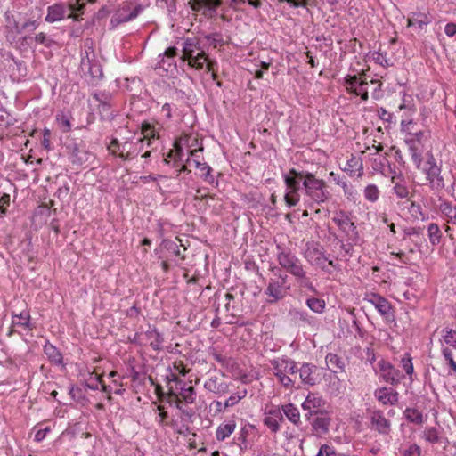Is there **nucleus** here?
I'll use <instances>...</instances> for the list:
<instances>
[{
	"mask_svg": "<svg viewBox=\"0 0 456 456\" xmlns=\"http://www.w3.org/2000/svg\"><path fill=\"white\" fill-rule=\"evenodd\" d=\"M166 247L168 250L172 251L175 256H182V252L179 246L174 241H167Z\"/></svg>",
	"mask_w": 456,
	"mask_h": 456,
	"instance_id": "obj_62",
	"label": "nucleus"
},
{
	"mask_svg": "<svg viewBox=\"0 0 456 456\" xmlns=\"http://www.w3.org/2000/svg\"><path fill=\"white\" fill-rule=\"evenodd\" d=\"M394 191L400 199H406L409 196V191L407 187L398 182L395 183Z\"/></svg>",
	"mask_w": 456,
	"mask_h": 456,
	"instance_id": "obj_48",
	"label": "nucleus"
},
{
	"mask_svg": "<svg viewBox=\"0 0 456 456\" xmlns=\"http://www.w3.org/2000/svg\"><path fill=\"white\" fill-rule=\"evenodd\" d=\"M121 146L122 142H120L117 138H113L108 145V150L112 155L118 157V154H121Z\"/></svg>",
	"mask_w": 456,
	"mask_h": 456,
	"instance_id": "obj_50",
	"label": "nucleus"
},
{
	"mask_svg": "<svg viewBox=\"0 0 456 456\" xmlns=\"http://www.w3.org/2000/svg\"><path fill=\"white\" fill-rule=\"evenodd\" d=\"M330 421V418L327 416L316 417L312 421L313 428L316 432L317 436H321L329 432Z\"/></svg>",
	"mask_w": 456,
	"mask_h": 456,
	"instance_id": "obj_19",
	"label": "nucleus"
},
{
	"mask_svg": "<svg viewBox=\"0 0 456 456\" xmlns=\"http://www.w3.org/2000/svg\"><path fill=\"white\" fill-rule=\"evenodd\" d=\"M379 196V191L378 187L374 184H369L364 190V197L366 200L371 202H375L378 200Z\"/></svg>",
	"mask_w": 456,
	"mask_h": 456,
	"instance_id": "obj_34",
	"label": "nucleus"
},
{
	"mask_svg": "<svg viewBox=\"0 0 456 456\" xmlns=\"http://www.w3.org/2000/svg\"><path fill=\"white\" fill-rule=\"evenodd\" d=\"M365 299L378 310L386 322L395 321L393 307L387 299L375 293L368 295Z\"/></svg>",
	"mask_w": 456,
	"mask_h": 456,
	"instance_id": "obj_10",
	"label": "nucleus"
},
{
	"mask_svg": "<svg viewBox=\"0 0 456 456\" xmlns=\"http://www.w3.org/2000/svg\"><path fill=\"white\" fill-rule=\"evenodd\" d=\"M425 439L431 443L436 444L439 442L440 436L436 428H428L424 432Z\"/></svg>",
	"mask_w": 456,
	"mask_h": 456,
	"instance_id": "obj_38",
	"label": "nucleus"
},
{
	"mask_svg": "<svg viewBox=\"0 0 456 456\" xmlns=\"http://www.w3.org/2000/svg\"><path fill=\"white\" fill-rule=\"evenodd\" d=\"M307 173V171H297L295 168H291L287 174L283 175L284 183L289 189V191L284 196V200L288 207L291 208L298 203L300 183H303Z\"/></svg>",
	"mask_w": 456,
	"mask_h": 456,
	"instance_id": "obj_3",
	"label": "nucleus"
},
{
	"mask_svg": "<svg viewBox=\"0 0 456 456\" xmlns=\"http://www.w3.org/2000/svg\"><path fill=\"white\" fill-rule=\"evenodd\" d=\"M207 61V56L203 50H200V53H197V55L188 62V64L195 68L196 69H201L204 67V64Z\"/></svg>",
	"mask_w": 456,
	"mask_h": 456,
	"instance_id": "obj_32",
	"label": "nucleus"
},
{
	"mask_svg": "<svg viewBox=\"0 0 456 456\" xmlns=\"http://www.w3.org/2000/svg\"><path fill=\"white\" fill-rule=\"evenodd\" d=\"M405 142L409 145V150L411 154V158H412L414 164L417 166L418 168H419L421 162H422V157H421V153L419 151L418 148L415 145V140L409 139V140H406Z\"/></svg>",
	"mask_w": 456,
	"mask_h": 456,
	"instance_id": "obj_28",
	"label": "nucleus"
},
{
	"mask_svg": "<svg viewBox=\"0 0 456 456\" xmlns=\"http://www.w3.org/2000/svg\"><path fill=\"white\" fill-rule=\"evenodd\" d=\"M73 19L75 20H78V15L75 14L72 12L71 5H67L62 3L54 4L53 5L48 6L47 8V15L45 20L48 23H53L56 21L62 20L63 19Z\"/></svg>",
	"mask_w": 456,
	"mask_h": 456,
	"instance_id": "obj_8",
	"label": "nucleus"
},
{
	"mask_svg": "<svg viewBox=\"0 0 456 456\" xmlns=\"http://www.w3.org/2000/svg\"><path fill=\"white\" fill-rule=\"evenodd\" d=\"M368 85L367 81L361 80L358 86L357 90L354 92V94L360 95L362 100L367 101L369 98V93L366 88V86Z\"/></svg>",
	"mask_w": 456,
	"mask_h": 456,
	"instance_id": "obj_49",
	"label": "nucleus"
},
{
	"mask_svg": "<svg viewBox=\"0 0 456 456\" xmlns=\"http://www.w3.org/2000/svg\"><path fill=\"white\" fill-rule=\"evenodd\" d=\"M324 405V401L322 397L317 396V395L310 393L305 402L302 403V408L305 411H309V415L313 414H323L320 408Z\"/></svg>",
	"mask_w": 456,
	"mask_h": 456,
	"instance_id": "obj_18",
	"label": "nucleus"
},
{
	"mask_svg": "<svg viewBox=\"0 0 456 456\" xmlns=\"http://www.w3.org/2000/svg\"><path fill=\"white\" fill-rule=\"evenodd\" d=\"M180 395L183 400L187 403H193L195 402L196 391L193 387H190L187 388L182 387Z\"/></svg>",
	"mask_w": 456,
	"mask_h": 456,
	"instance_id": "obj_33",
	"label": "nucleus"
},
{
	"mask_svg": "<svg viewBox=\"0 0 456 456\" xmlns=\"http://www.w3.org/2000/svg\"><path fill=\"white\" fill-rule=\"evenodd\" d=\"M303 187L305 194L313 203L317 205H322L331 198L326 182L322 179H318L313 173H307L305 179L303 181Z\"/></svg>",
	"mask_w": 456,
	"mask_h": 456,
	"instance_id": "obj_2",
	"label": "nucleus"
},
{
	"mask_svg": "<svg viewBox=\"0 0 456 456\" xmlns=\"http://www.w3.org/2000/svg\"><path fill=\"white\" fill-rule=\"evenodd\" d=\"M246 396V391L243 392L242 395H232L224 403V408L226 409L228 407H232L237 404L242 398Z\"/></svg>",
	"mask_w": 456,
	"mask_h": 456,
	"instance_id": "obj_53",
	"label": "nucleus"
},
{
	"mask_svg": "<svg viewBox=\"0 0 456 456\" xmlns=\"http://www.w3.org/2000/svg\"><path fill=\"white\" fill-rule=\"evenodd\" d=\"M423 172L427 175V179L435 189H440L444 186V179L440 175L441 168L436 165L433 155H430L422 167Z\"/></svg>",
	"mask_w": 456,
	"mask_h": 456,
	"instance_id": "obj_11",
	"label": "nucleus"
},
{
	"mask_svg": "<svg viewBox=\"0 0 456 456\" xmlns=\"http://www.w3.org/2000/svg\"><path fill=\"white\" fill-rule=\"evenodd\" d=\"M247 435L248 431L246 430V428H242L240 430V436H238V442L240 451H245L248 448Z\"/></svg>",
	"mask_w": 456,
	"mask_h": 456,
	"instance_id": "obj_55",
	"label": "nucleus"
},
{
	"mask_svg": "<svg viewBox=\"0 0 456 456\" xmlns=\"http://www.w3.org/2000/svg\"><path fill=\"white\" fill-rule=\"evenodd\" d=\"M50 136H51V132L49 129H45L44 130V135H43V140H42V145L44 146L45 149L46 150H50L51 149V143H50Z\"/></svg>",
	"mask_w": 456,
	"mask_h": 456,
	"instance_id": "obj_63",
	"label": "nucleus"
},
{
	"mask_svg": "<svg viewBox=\"0 0 456 456\" xmlns=\"http://www.w3.org/2000/svg\"><path fill=\"white\" fill-rule=\"evenodd\" d=\"M421 450L417 444H411L404 451L403 456H420Z\"/></svg>",
	"mask_w": 456,
	"mask_h": 456,
	"instance_id": "obj_59",
	"label": "nucleus"
},
{
	"mask_svg": "<svg viewBox=\"0 0 456 456\" xmlns=\"http://www.w3.org/2000/svg\"><path fill=\"white\" fill-rule=\"evenodd\" d=\"M145 147L144 138L133 136L122 142L121 154H118V158L125 161H130L135 159Z\"/></svg>",
	"mask_w": 456,
	"mask_h": 456,
	"instance_id": "obj_9",
	"label": "nucleus"
},
{
	"mask_svg": "<svg viewBox=\"0 0 456 456\" xmlns=\"http://www.w3.org/2000/svg\"><path fill=\"white\" fill-rule=\"evenodd\" d=\"M282 412L285 414V416L288 418L289 421L292 423L297 425L300 422V413L297 407H295L291 403H288L285 405H282L281 407Z\"/></svg>",
	"mask_w": 456,
	"mask_h": 456,
	"instance_id": "obj_24",
	"label": "nucleus"
},
{
	"mask_svg": "<svg viewBox=\"0 0 456 456\" xmlns=\"http://www.w3.org/2000/svg\"><path fill=\"white\" fill-rule=\"evenodd\" d=\"M272 366L273 367L274 372L273 374L280 379L284 376L286 366L284 365V359L281 360H273L272 362Z\"/></svg>",
	"mask_w": 456,
	"mask_h": 456,
	"instance_id": "obj_40",
	"label": "nucleus"
},
{
	"mask_svg": "<svg viewBox=\"0 0 456 456\" xmlns=\"http://www.w3.org/2000/svg\"><path fill=\"white\" fill-rule=\"evenodd\" d=\"M332 221L346 235L348 240L356 242L358 239L356 226L345 211H339L338 216L332 218Z\"/></svg>",
	"mask_w": 456,
	"mask_h": 456,
	"instance_id": "obj_12",
	"label": "nucleus"
},
{
	"mask_svg": "<svg viewBox=\"0 0 456 456\" xmlns=\"http://www.w3.org/2000/svg\"><path fill=\"white\" fill-rule=\"evenodd\" d=\"M372 428L379 434L387 435L390 432V421L387 419L381 411H374L370 417Z\"/></svg>",
	"mask_w": 456,
	"mask_h": 456,
	"instance_id": "obj_16",
	"label": "nucleus"
},
{
	"mask_svg": "<svg viewBox=\"0 0 456 456\" xmlns=\"http://www.w3.org/2000/svg\"><path fill=\"white\" fill-rule=\"evenodd\" d=\"M391 388L380 387L375 391V397L384 405H387V397Z\"/></svg>",
	"mask_w": 456,
	"mask_h": 456,
	"instance_id": "obj_47",
	"label": "nucleus"
},
{
	"mask_svg": "<svg viewBox=\"0 0 456 456\" xmlns=\"http://www.w3.org/2000/svg\"><path fill=\"white\" fill-rule=\"evenodd\" d=\"M12 318V323L14 325H22L28 328L29 327L30 316L28 313L22 312L19 315H14Z\"/></svg>",
	"mask_w": 456,
	"mask_h": 456,
	"instance_id": "obj_42",
	"label": "nucleus"
},
{
	"mask_svg": "<svg viewBox=\"0 0 456 456\" xmlns=\"http://www.w3.org/2000/svg\"><path fill=\"white\" fill-rule=\"evenodd\" d=\"M316 456H336V451L328 444H322Z\"/></svg>",
	"mask_w": 456,
	"mask_h": 456,
	"instance_id": "obj_56",
	"label": "nucleus"
},
{
	"mask_svg": "<svg viewBox=\"0 0 456 456\" xmlns=\"http://www.w3.org/2000/svg\"><path fill=\"white\" fill-rule=\"evenodd\" d=\"M222 4V0H205V5L208 12H216L217 7Z\"/></svg>",
	"mask_w": 456,
	"mask_h": 456,
	"instance_id": "obj_60",
	"label": "nucleus"
},
{
	"mask_svg": "<svg viewBox=\"0 0 456 456\" xmlns=\"http://www.w3.org/2000/svg\"><path fill=\"white\" fill-rule=\"evenodd\" d=\"M284 365L286 366L285 373H289L295 377L297 373L299 374V367L295 361L290 359H284Z\"/></svg>",
	"mask_w": 456,
	"mask_h": 456,
	"instance_id": "obj_46",
	"label": "nucleus"
},
{
	"mask_svg": "<svg viewBox=\"0 0 456 456\" xmlns=\"http://www.w3.org/2000/svg\"><path fill=\"white\" fill-rule=\"evenodd\" d=\"M291 314L293 315V318L296 321H300L307 324L312 323V317L309 316V314L305 311L294 310L293 312H291Z\"/></svg>",
	"mask_w": 456,
	"mask_h": 456,
	"instance_id": "obj_45",
	"label": "nucleus"
},
{
	"mask_svg": "<svg viewBox=\"0 0 456 456\" xmlns=\"http://www.w3.org/2000/svg\"><path fill=\"white\" fill-rule=\"evenodd\" d=\"M41 16L42 9L40 7L31 8L29 10V13L18 12L17 15L10 12L5 13L8 26L17 34L36 30L39 26V20Z\"/></svg>",
	"mask_w": 456,
	"mask_h": 456,
	"instance_id": "obj_1",
	"label": "nucleus"
},
{
	"mask_svg": "<svg viewBox=\"0 0 456 456\" xmlns=\"http://www.w3.org/2000/svg\"><path fill=\"white\" fill-rule=\"evenodd\" d=\"M296 282L301 289H305L306 290L317 294V289L314 286L311 279L307 276L306 271L301 273L298 276L295 277Z\"/></svg>",
	"mask_w": 456,
	"mask_h": 456,
	"instance_id": "obj_23",
	"label": "nucleus"
},
{
	"mask_svg": "<svg viewBox=\"0 0 456 456\" xmlns=\"http://www.w3.org/2000/svg\"><path fill=\"white\" fill-rule=\"evenodd\" d=\"M328 368L334 373L345 370V361L336 354L329 353L325 357Z\"/></svg>",
	"mask_w": 456,
	"mask_h": 456,
	"instance_id": "obj_21",
	"label": "nucleus"
},
{
	"mask_svg": "<svg viewBox=\"0 0 456 456\" xmlns=\"http://www.w3.org/2000/svg\"><path fill=\"white\" fill-rule=\"evenodd\" d=\"M443 338L446 344L456 346V330L452 329H444L443 330Z\"/></svg>",
	"mask_w": 456,
	"mask_h": 456,
	"instance_id": "obj_39",
	"label": "nucleus"
},
{
	"mask_svg": "<svg viewBox=\"0 0 456 456\" xmlns=\"http://www.w3.org/2000/svg\"><path fill=\"white\" fill-rule=\"evenodd\" d=\"M236 424L234 421L223 424L218 427L216 432V437L218 441H224L228 437L235 429Z\"/></svg>",
	"mask_w": 456,
	"mask_h": 456,
	"instance_id": "obj_25",
	"label": "nucleus"
},
{
	"mask_svg": "<svg viewBox=\"0 0 456 456\" xmlns=\"http://www.w3.org/2000/svg\"><path fill=\"white\" fill-rule=\"evenodd\" d=\"M188 49L201 50L200 44L193 38H186L183 44V52H188Z\"/></svg>",
	"mask_w": 456,
	"mask_h": 456,
	"instance_id": "obj_52",
	"label": "nucleus"
},
{
	"mask_svg": "<svg viewBox=\"0 0 456 456\" xmlns=\"http://www.w3.org/2000/svg\"><path fill=\"white\" fill-rule=\"evenodd\" d=\"M36 42L44 45L45 47H52V45H56V42L47 37L44 32H40L35 37Z\"/></svg>",
	"mask_w": 456,
	"mask_h": 456,
	"instance_id": "obj_44",
	"label": "nucleus"
},
{
	"mask_svg": "<svg viewBox=\"0 0 456 456\" xmlns=\"http://www.w3.org/2000/svg\"><path fill=\"white\" fill-rule=\"evenodd\" d=\"M264 424L267 426L273 433H277L280 429L278 419L273 415L268 414V416L264 419Z\"/></svg>",
	"mask_w": 456,
	"mask_h": 456,
	"instance_id": "obj_43",
	"label": "nucleus"
},
{
	"mask_svg": "<svg viewBox=\"0 0 456 456\" xmlns=\"http://www.w3.org/2000/svg\"><path fill=\"white\" fill-rule=\"evenodd\" d=\"M402 365H403V368L404 369L406 374L411 375L413 373V365L411 362V359L409 356L403 357L402 359Z\"/></svg>",
	"mask_w": 456,
	"mask_h": 456,
	"instance_id": "obj_58",
	"label": "nucleus"
},
{
	"mask_svg": "<svg viewBox=\"0 0 456 456\" xmlns=\"http://www.w3.org/2000/svg\"><path fill=\"white\" fill-rule=\"evenodd\" d=\"M189 4L191 10L199 12L203 6H205V0H190Z\"/></svg>",
	"mask_w": 456,
	"mask_h": 456,
	"instance_id": "obj_64",
	"label": "nucleus"
},
{
	"mask_svg": "<svg viewBox=\"0 0 456 456\" xmlns=\"http://www.w3.org/2000/svg\"><path fill=\"white\" fill-rule=\"evenodd\" d=\"M430 22L431 20L427 14L422 12H412L411 16L408 18L407 27L418 25L419 28H423Z\"/></svg>",
	"mask_w": 456,
	"mask_h": 456,
	"instance_id": "obj_22",
	"label": "nucleus"
},
{
	"mask_svg": "<svg viewBox=\"0 0 456 456\" xmlns=\"http://www.w3.org/2000/svg\"><path fill=\"white\" fill-rule=\"evenodd\" d=\"M70 151L71 162L74 165L82 166L91 163L94 159V154L90 152L83 143L73 142L68 146Z\"/></svg>",
	"mask_w": 456,
	"mask_h": 456,
	"instance_id": "obj_13",
	"label": "nucleus"
},
{
	"mask_svg": "<svg viewBox=\"0 0 456 456\" xmlns=\"http://www.w3.org/2000/svg\"><path fill=\"white\" fill-rule=\"evenodd\" d=\"M248 4L255 9L259 8L262 5L261 0H232L231 5L237 6L240 4Z\"/></svg>",
	"mask_w": 456,
	"mask_h": 456,
	"instance_id": "obj_54",
	"label": "nucleus"
},
{
	"mask_svg": "<svg viewBox=\"0 0 456 456\" xmlns=\"http://www.w3.org/2000/svg\"><path fill=\"white\" fill-rule=\"evenodd\" d=\"M44 352L52 362L55 364H61L62 362V355L54 346L46 344L44 347Z\"/></svg>",
	"mask_w": 456,
	"mask_h": 456,
	"instance_id": "obj_26",
	"label": "nucleus"
},
{
	"mask_svg": "<svg viewBox=\"0 0 456 456\" xmlns=\"http://www.w3.org/2000/svg\"><path fill=\"white\" fill-rule=\"evenodd\" d=\"M345 84L347 86V91L351 94H354V92L357 90L359 83L361 80H359L358 77L356 75L351 76L347 75L344 78Z\"/></svg>",
	"mask_w": 456,
	"mask_h": 456,
	"instance_id": "obj_35",
	"label": "nucleus"
},
{
	"mask_svg": "<svg viewBox=\"0 0 456 456\" xmlns=\"http://www.w3.org/2000/svg\"><path fill=\"white\" fill-rule=\"evenodd\" d=\"M307 306L314 312L321 314L325 308V302L322 299L312 297L306 300Z\"/></svg>",
	"mask_w": 456,
	"mask_h": 456,
	"instance_id": "obj_31",
	"label": "nucleus"
},
{
	"mask_svg": "<svg viewBox=\"0 0 456 456\" xmlns=\"http://www.w3.org/2000/svg\"><path fill=\"white\" fill-rule=\"evenodd\" d=\"M277 261L281 268L291 274L294 278L305 271L301 259L289 248H282L278 252Z\"/></svg>",
	"mask_w": 456,
	"mask_h": 456,
	"instance_id": "obj_5",
	"label": "nucleus"
},
{
	"mask_svg": "<svg viewBox=\"0 0 456 456\" xmlns=\"http://www.w3.org/2000/svg\"><path fill=\"white\" fill-rule=\"evenodd\" d=\"M57 120L59 122V125L61 126V127L62 128V131L63 132H69L71 128V124H70V121H69V118L68 116L64 115V114H61V116L58 115L57 116Z\"/></svg>",
	"mask_w": 456,
	"mask_h": 456,
	"instance_id": "obj_51",
	"label": "nucleus"
},
{
	"mask_svg": "<svg viewBox=\"0 0 456 456\" xmlns=\"http://www.w3.org/2000/svg\"><path fill=\"white\" fill-rule=\"evenodd\" d=\"M405 419L411 423L420 425L423 423V415L415 408H407L404 412Z\"/></svg>",
	"mask_w": 456,
	"mask_h": 456,
	"instance_id": "obj_27",
	"label": "nucleus"
},
{
	"mask_svg": "<svg viewBox=\"0 0 456 456\" xmlns=\"http://www.w3.org/2000/svg\"><path fill=\"white\" fill-rule=\"evenodd\" d=\"M428 232L430 243L432 245H437L440 242V239L442 236L438 225L435 223L430 224L428 228Z\"/></svg>",
	"mask_w": 456,
	"mask_h": 456,
	"instance_id": "obj_29",
	"label": "nucleus"
},
{
	"mask_svg": "<svg viewBox=\"0 0 456 456\" xmlns=\"http://www.w3.org/2000/svg\"><path fill=\"white\" fill-rule=\"evenodd\" d=\"M143 10L142 4L133 7L132 4H125L117 10L110 20L111 28H115L118 25L128 22L135 19Z\"/></svg>",
	"mask_w": 456,
	"mask_h": 456,
	"instance_id": "obj_7",
	"label": "nucleus"
},
{
	"mask_svg": "<svg viewBox=\"0 0 456 456\" xmlns=\"http://www.w3.org/2000/svg\"><path fill=\"white\" fill-rule=\"evenodd\" d=\"M406 203L409 204L407 206V208L414 218H419V216H421L422 219H424V214L421 210V207L419 204L410 200H407Z\"/></svg>",
	"mask_w": 456,
	"mask_h": 456,
	"instance_id": "obj_36",
	"label": "nucleus"
},
{
	"mask_svg": "<svg viewBox=\"0 0 456 456\" xmlns=\"http://www.w3.org/2000/svg\"><path fill=\"white\" fill-rule=\"evenodd\" d=\"M195 164V167L200 169L202 172H205L202 175V177L205 181L208 182L209 183H214V176L211 175L212 168L207 164V163H200L198 160H193Z\"/></svg>",
	"mask_w": 456,
	"mask_h": 456,
	"instance_id": "obj_30",
	"label": "nucleus"
},
{
	"mask_svg": "<svg viewBox=\"0 0 456 456\" xmlns=\"http://www.w3.org/2000/svg\"><path fill=\"white\" fill-rule=\"evenodd\" d=\"M271 271L275 278L270 279L265 294L272 297V299L268 300L269 303H275L286 297L290 287L287 285L288 275L281 273V268L275 266Z\"/></svg>",
	"mask_w": 456,
	"mask_h": 456,
	"instance_id": "obj_4",
	"label": "nucleus"
},
{
	"mask_svg": "<svg viewBox=\"0 0 456 456\" xmlns=\"http://www.w3.org/2000/svg\"><path fill=\"white\" fill-rule=\"evenodd\" d=\"M176 55H177V48L175 47V46H170V47H168L165 51V53H164V54H163V56H162V58H161L159 62H163L164 63L165 62V61H164L165 57L167 58V59H174Z\"/></svg>",
	"mask_w": 456,
	"mask_h": 456,
	"instance_id": "obj_61",
	"label": "nucleus"
},
{
	"mask_svg": "<svg viewBox=\"0 0 456 456\" xmlns=\"http://www.w3.org/2000/svg\"><path fill=\"white\" fill-rule=\"evenodd\" d=\"M383 379L391 385H396L404 377L402 371L395 369L390 362L381 361L379 362Z\"/></svg>",
	"mask_w": 456,
	"mask_h": 456,
	"instance_id": "obj_14",
	"label": "nucleus"
},
{
	"mask_svg": "<svg viewBox=\"0 0 456 456\" xmlns=\"http://www.w3.org/2000/svg\"><path fill=\"white\" fill-rule=\"evenodd\" d=\"M306 258L309 262H312L313 265H315L322 270L330 273V271H329L325 265V262L328 258L325 256L322 248L314 247L313 248H309L306 253Z\"/></svg>",
	"mask_w": 456,
	"mask_h": 456,
	"instance_id": "obj_17",
	"label": "nucleus"
},
{
	"mask_svg": "<svg viewBox=\"0 0 456 456\" xmlns=\"http://www.w3.org/2000/svg\"><path fill=\"white\" fill-rule=\"evenodd\" d=\"M443 355L447 361L452 371L449 372L451 375H456V362L453 360L452 350L448 347L443 349Z\"/></svg>",
	"mask_w": 456,
	"mask_h": 456,
	"instance_id": "obj_37",
	"label": "nucleus"
},
{
	"mask_svg": "<svg viewBox=\"0 0 456 456\" xmlns=\"http://www.w3.org/2000/svg\"><path fill=\"white\" fill-rule=\"evenodd\" d=\"M142 137L144 138V143L146 144V147H151V145L154 143V141L159 138V135L157 134V132L154 128V126L147 122H144L142 124Z\"/></svg>",
	"mask_w": 456,
	"mask_h": 456,
	"instance_id": "obj_20",
	"label": "nucleus"
},
{
	"mask_svg": "<svg viewBox=\"0 0 456 456\" xmlns=\"http://www.w3.org/2000/svg\"><path fill=\"white\" fill-rule=\"evenodd\" d=\"M90 53L87 51L86 52V57L82 58L81 61V69L84 73H88L92 78L99 79L102 77V69L99 63L94 61L90 58Z\"/></svg>",
	"mask_w": 456,
	"mask_h": 456,
	"instance_id": "obj_15",
	"label": "nucleus"
},
{
	"mask_svg": "<svg viewBox=\"0 0 456 456\" xmlns=\"http://www.w3.org/2000/svg\"><path fill=\"white\" fill-rule=\"evenodd\" d=\"M323 377V368L309 362H303L299 367V379L305 386L314 387Z\"/></svg>",
	"mask_w": 456,
	"mask_h": 456,
	"instance_id": "obj_6",
	"label": "nucleus"
},
{
	"mask_svg": "<svg viewBox=\"0 0 456 456\" xmlns=\"http://www.w3.org/2000/svg\"><path fill=\"white\" fill-rule=\"evenodd\" d=\"M440 209L441 211L445 214L446 216H448L451 219L454 218L456 219V214L452 215V212H453V208L452 206L451 205V203L449 202H444L443 204H441L440 206Z\"/></svg>",
	"mask_w": 456,
	"mask_h": 456,
	"instance_id": "obj_57",
	"label": "nucleus"
},
{
	"mask_svg": "<svg viewBox=\"0 0 456 456\" xmlns=\"http://www.w3.org/2000/svg\"><path fill=\"white\" fill-rule=\"evenodd\" d=\"M99 112L102 119L112 120L114 118V115L110 110V103H106L104 102L102 105H99Z\"/></svg>",
	"mask_w": 456,
	"mask_h": 456,
	"instance_id": "obj_41",
	"label": "nucleus"
}]
</instances>
